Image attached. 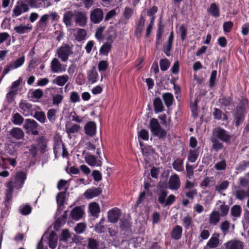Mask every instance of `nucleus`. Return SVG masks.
Instances as JSON below:
<instances>
[{"label":"nucleus","mask_w":249,"mask_h":249,"mask_svg":"<svg viewBox=\"0 0 249 249\" xmlns=\"http://www.w3.org/2000/svg\"><path fill=\"white\" fill-rule=\"evenodd\" d=\"M25 61V57L24 56L16 59V60L11 62L10 63L8 64L4 69L3 71V75L2 78L8 73L10 71L14 69H17L21 66Z\"/></svg>","instance_id":"7"},{"label":"nucleus","mask_w":249,"mask_h":249,"mask_svg":"<svg viewBox=\"0 0 249 249\" xmlns=\"http://www.w3.org/2000/svg\"><path fill=\"white\" fill-rule=\"evenodd\" d=\"M213 135L214 138L225 143H229L231 138L228 131L220 127H218L213 130Z\"/></svg>","instance_id":"4"},{"label":"nucleus","mask_w":249,"mask_h":249,"mask_svg":"<svg viewBox=\"0 0 249 249\" xmlns=\"http://www.w3.org/2000/svg\"><path fill=\"white\" fill-rule=\"evenodd\" d=\"M57 113V110L55 109H50L48 110V119L53 123L56 118V114Z\"/></svg>","instance_id":"59"},{"label":"nucleus","mask_w":249,"mask_h":249,"mask_svg":"<svg viewBox=\"0 0 249 249\" xmlns=\"http://www.w3.org/2000/svg\"><path fill=\"white\" fill-rule=\"evenodd\" d=\"M116 37V33L113 28H109L107 32L106 39L108 42L111 43Z\"/></svg>","instance_id":"44"},{"label":"nucleus","mask_w":249,"mask_h":249,"mask_svg":"<svg viewBox=\"0 0 249 249\" xmlns=\"http://www.w3.org/2000/svg\"><path fill=\"white\" fill-rule=\"evenodd\" d=\"M68 188H66L64 191L59 192L56 196V200L57 203L56 214H59L65 208L64 205L67 204L66 194L68 191Z\"/></svg>","instance_id":"5"},{"label":"nucleus","mask_w":249,"mask_h":249,"mask_svg":"<svg viewBox=\"0 0 249 249\" xmlns=\"http://www.w3.org/2000/svg\"><path fill=\"white\" fill-rule=\"evenodd\" d=\"M26 178V175L23 172L18 173L16 175L11 178L10 180L5 183L7 188L6 190V200L9 202L12 198V194L14 188L20 189Z\"/></svg>","instance_id":"1"},{"label":"nucleus","mask_w":249,"mask_h":249,"mask_svg":"<svg viewBox=\"0 0 249 249\" xmlns=\"http://www.w3.org/2000/svg\"><path fill=\"white\" fill-rule=\"evenodd\" d=\"M19 107L25 116H28L31 113L32 105L29 103L21 101L19 105Z\"/></svg>","instance_id":"25"},{"label":"nucleus","mask_w":249,"mask_h":249,"mask_svg":"<svg viewBox=\"0 0 249 249\" xmlns=\"http://www.w3.org/2000/svg\"><path fill=\"white\" fill-rule=\"evenodd\" d=\"M233 26L232 21H226L224 22L223 25V31L225 33H230Z\"/></svg>","instance_id":"64"},{"label":"nucleus","mask_w":249,"mask_h":249,"mask_svg":"<svg viewBox=\"0 0 249 249\" xmlns=\"http://www.w3.org/2000/svg\"><path fill=\"white\" fill-rule=\"evenodd\" d=\"M219 101L222 106L229 107L233 104V98L231 96H223L219 99Z\"/></svg>","instance_id":"47"},{"label":"nucleus","mask_w":249,"mask_h":249,"mask_svg":"<svg viewBox=\"0 0 249 249\" xmlns=\"http://www.w3.org/2000/svg\"><path fill=\"white\" fill-rule=\"evenodd\" d=\"M229 185V182L228 180H224L219 185L216 186L215 190L219 193H221L223 191L226 190L228 188Z\"/></svg>","instance_id":"56"},{"label":"nucleus","mask_w":249,"mask_h":249,"mask_svg":"<svg viewBox=\"0 0 249 249\" xmlns=\"http://www.w3.org/2000/svg\"><path fill=\"white\" fill-rule=\"evenodd\" d=\"M219 233H214L207 242V245L212 249L217 248L219 244Z\"/></svg>","instance_id":"26"},{"label":"nucleus","mask_w":249,"mask_h":249,"mask_svg":"<svg viewBox=\"0 0 249 249\" xmlns=\"http://www.w3.org/2000/svg\"><path fill=\"white\" fill-rule=\"evenodd\" d=\"M208 12L215 18L220 16V9L215 3H213L207 9Z\"/></svg>","instance_id":"32"},{"label":"nucleus","mask_w":249,"mask_h":249,"mask_svg":"<svg viewBox=\"0 0 249 249\" xmlns=\"http://www.w3.org/2000/svg\"><path fill=\"white\" fill-rule=\"evenodd\" d=\"M90 18L91 21L95 23H100L103 18V12L102 10L99 8H96L90 13Z\"/></svg>","instance_id":"11"},{"label":"nucleus","mask_w":249,"mask_h":249,"mask_svg":"<svg viewBox=\"0 0 249 249\" xmlns=\"http://www.w3.org/2000/svg\"><path fill=\"white\" fill-rule=\"evenodd\" d=\"M154 111L156 113L161 112L164 110V106L160 97L155 98L153 102Z\"/></svg>","instance_id":"31"},{"label":"nucleus","mask_w":249,"mask_h":249,"mask_svg":"<svg viewBox=\"0 0 249 249\" xmlns=\"http://www.w3.org/2000/svg\"><path fill=\"white\" fill-rule=\"evenodd\" d=\"M9 135L16 140H20L23 138L24 133L23 130L18 127H14L9 131Z\"/></svg>","instance_id":"27"},{"label":"nucleus","mask_w":249,"mask_h":249,"mask_svg":"<svg viewBox=\"0 0 249 249\" xmlns=\"http://www.w3.org/2000/svg\"><path fill=\"white\" fill-rule=\"evenodd\" d=\"M249 108V100L245 97H242L239 99V102L235 108V111L240 113H246L247 110Z\"/></svg>","instance_id":"12"},{"label":"nucleus","mask_w":249,"mask_h":249,"mask_svg":"<svg viewBox=\"0 0 249 249\" xmlns=\"http://www.w3.org/2000/svg\"><path fill=\"white\" fill-rule=\"evenodd\" d=\"M220 215L219 212L217 211H213L210 214L209 222L210 225L215 226L220 220Z\"/></svg>","instance_id":"28"},{"label":"nucleus","mask_w":249,"mask_h":249,"mask_svg":"<svg viewBox=\"0 0 249 249\" xmlns=\"http://www.w3.org/2000/svg\"><path fill=\"white\" fill-rule=\"evenodd\" d=\"M85 133L90 137L94 136L96 134V124L94 122H88L84 127Z\"/></svg>","instance_id":"19"},{"label":"nucleus","mask_w":249,"mask_h":249,"mask_svg":"<svg viewBox=\"0 0 249 249\" xmlns=\"http://www.w3.org/2000/svg\"><path fill=\"white\" fill-rule=\"evenodd\" d=\"M50 68L52 71L53 73L62 72L66 70L63 65L56 58H53L52 61Z\"/></svg>","instance_id":"15"},{"label":"nucleus","mask_w":249,"mask_h":249,"mask_svg":"<svg viewBox=\"0 0 249 249\" xmlns=\"http://www.w3.org/2000/svg\"><path fill=\"white\" fill-rule=\"evenodd\" d=\"M224 245L226 249H243V243L238 240H231Z\"/></svg>","instance_id":"24"},{"label":"nucleus","mask_w":249,"mask_h":249,"mask_svg":"<svg viewBox=\"0 0 249 249\" xmlns=\"http://www.w3.org/2000/svg\"><path fill=\"white\" fill-rule=\"evenodd\" d=\"M131 226L130 222L126 219H121L120 223V227L122 230L127 231L129 230Z\"/></svg>","instance_id":"61"},{"label":"nucleus","mask_w":249,"mask_h":249,"mask_svg":"<svg viewBox=\"0 0 249 249\" xmlns=\"http://www.w3.org/2000/svg\"><path fill=\"white\" fill-rule=\"evenodd\" d=\"M63 143L62 139L60 137H55L53 138V153L55 158L57 159L60 156V153L61 148H62Z\"/></svg>","instance_id":"13"},{"label":"nucleus","mask_w":249,"mask_h":249,"mask_svg":"<svg viewBox=\"0 0 249 249\" xmlns=\"http://www.w3.org/2000/svg\"><path fill=\"white\" fill-rule=\"evenodd\" d=\"M145 19L142 16H141L139 20L136 22L134 34L137 38H140L144 26Z\"/></svg>","instance_id":"14"},{"label":"nucleus","mask_w":249,"mask_h":249,"mask_svg":"<svg viewBox=\"0 0 249 249\" xmlns=\"http://www.w3.org/2000/svg\"><path fill=\"white\" fill-rule=\"evenodd\" d=\"M168 191L165 189H159L158 192V201L165 207L172 205L176 201V197L171 194L167 197Z\"/></svg>","instance_id":"3"},{"label":"nucleus","mask_w":249,"mask_h":249,"mask_svg":"<svg viewBox=\"0 0 249 249\" xmlns=\"http://www.w3.org/2000/svg\"><path fill=\"white\" fill-rule=\"evenodd\" d=\"M23 127L26 130V133H31L33 135H37L38 134V131L36 130L37 124L34 120L26 119Z\"/></svg>","instance_id":"8"},{"label":"nucleus","mask_w":249,"mask_h":249,"mask_svg":"<svg viewBox=\"0 0 249 249\" xmlns=\"http://www.w3.org/2000/svg\"><path fill=\"white\" fill-rule=\"evenodd\" d=\"M24 121L23 117L18 113H16L12 116V122L16 125L21 124Z\"/></svg>","instance_id":"48"},{"label":"nucleus","mask_w":249,"mask_h":249,"mask_svg":"<svg viewBox=\"0 0 249 249\" xmlns=\"http://www.w3.org/2000/svg\"><path fill=\"white\" fill-rule=\"evenodd\" d=\"M160 66L162 71H166L170 66V61L167 58L161 59L160 61Z\"/></svg>","instance_id":"53"},{"label":"nucleus","mask_w":249,"mask_h":249,"mask_svg":"<svg viewBox=\"0 0 249 249\" xmlns=\"http://www.w3.org/2000/svg\"><path fill=\"white\" fill-rule=\"evenodd\" d=\"M87 36V33L85 29H79L75 36V39L77 41L80 42L84 40Z\"/></svg>","instance_id":"54"},{"label":"nucleus","mask_w":249,"mask_h":249,"mask_svg":"<svg viewBox=\"0 0 249 249\" xmlns=\"http://www.w3.org/2000/svg\"><path fill=\"white\" fill-rule=\"evenodd\" d=\"M183 160L178 158L172 163L173 168L177 171H182L183 170Z\"/></svg>","instance_id":"46"},{"label":"nucleus","mask_w":249,"mask_h":249,"mask_svg":"<svg viewBox=\"0 0 249 249\" xmlns=\"http://www.w3.org/2000/svg\"><path fill=\"white\" fill-rule=\"evenodd\" d=\"M89 210L90 215L97 218L99 216V213H100V208L99 205L95 202H92L89 204Z\"/></svg>","instance_id":"21"},{"label":"nucleus","mask_w":249,"mask_h":249,"mask_svg":"<svg viewBox=\"0 0 249 249\" xmlns=\"http://www.w3.org/2000/svg\"><path fill=\"white\" fill-rule=\"evenodd\" d=\"M84 214V211L81 206L75 207L70 213L72 219L78 221L81 219Z\"/></svg>","instance_id":"17"},{"label":"nucleus","mask_w":249,"mask_h":249,"mask_svg":"<svg viewBox=\"0 0 249 249\" xmlns=\"http://www.w3.org/2000/svg\"><path fill=\"white\" fill-rule=\"evenodd\" d=\"M32 29V27L29 24L23 25L21 24L19 26L14 27V30L19 34H23L25 33L30 32Z\"/></svg>","instance_id":"35"},{"label":"nucleus","mask_w":249,"mask_h":249,"mask_svg":"<svg viewBox=\"0 0 249 249\" xmlns=\"http://www.w3.org/2000/svg\"><path fill=\"white\" fill-rule=\"evenodd\" d=\"M218 202L222 203L218 209L220 215L221 217H225L228 214L230 207L228 205L225 204L224 201L219 200Z\"/></svg>","instance_id":"38"},{"label":"nucleus","mask_w":249,"mask_h":249,"mask_svg":"<svg viewBox=\"0 0 249 249\" xmlns=\"http://www.w3.org/2000/svg\"><path fill=\"white\" fill-rule=\"evenodd\" d=\"M155 149L151 145L145 144L144 147L142 148V154L146 157L149 156L151 154L155 153Z\"/></svg>","instance_id":"55"},{"label":"nucleus","mask_w":249,"mask_h":249,"mask_svg":"<svg viewBox=\"0 0 249 249\" xmlns=\"http://www.w3.org/2000/svg\"><path fill=\"white\" fill-rule=\"evenodd\" d=\"M169 188L171 190H177L180 186V180L177 174L172 175L168 182Z\"/></svg>","instance_id":"16"},{"label":"nucleus","mask_w":249,"mask_h":249,"mask_svg":"<svg viewBox=\"0 0 249 249\" xmlns=\"http://www.w3.org/2000/svg\"><path fill=\"white\" fill-rule=\"evenodd\" d=\"M233 194L236 198L239 200H243L246 197L249 196V195H248L246 191L241 189H236L233 192Z\"/></svg>","instance_id":"42"},{"label":"nucleus","mask_w":249,"mask_h":249,"mask_svg":"<svg viewBox=\"0 0 249 249\" xmlns=\"http://www.w3.org/2000/svg\"><path fill=\"white\" fill-rule=\"evenodd\" d=\"M69 76L67 74L57 76L53 82L59 86H64L68 81Z\"/></svg>","instance_id":"36"},{"label":"nucleus","mask_w":249,"mask_h":249,"mask_svg":"<svg viewBox=\"0 0 249 249\" xmlns=\"http://www.w3.org/2000/svg\"><path fill=\"white\" fill-rule=\"evenodd\" d=\"M71 234L68 229H63L60 235L59 240L60 242L67 243L68 239L71 238Z\"/></svg>","instance_id":"43"},{"label":"nucleus","mask_w":249,"mask_h":249,"mask_svg":"<svg viewBox=\"0 0 249 249\" xmlns=\"http://www.w3.org/2000/svg\"><path fill=\"white\" fill-rule=\"evenodd\" d=\"M108 221L112 223H116L118 222L121 216V211L118 208H113L110 210L107 213Z\"/></svg>","instance_id":"10"},{"label":"nucleus","mask_w":249,"mask_h":249,"mask_svg":"<svg viewBox=\"0 0 249 249\" xmlns=\"http://www.w3.org/2000/svg\"><path fill=\"white\" fill-rule=\"evenodd\" d=\"M149 128L154 136L157 137L160 139H164L166 138L167 132L161 126L157 119L152 118L150 120Z\"/></svg>","instance_id":"2"},{"label":"nucleus","mask_w":249,"mask_h":249,"mask_svg":"<svg viewBox=\"0 0 249 249\" xmlns=\"http://www.w3.org/2000/svg\"><path fill=\"white\" fill-rule=\"evenodd\" d=\"M112 45L109 42L105 43L100 49V54L104 55L107 56L110 52Z\"/></svg>","instance_id":"41"},{"label":"nucleus","mask_w":249,"mask_h":249,"mask_svg":"<svg viewBox=\"0 0 249 249\" xmlns=\"http://www.w3.org/2000/svg\"><path fill=\"white\" fill-rule=\"evenodd\" d=\"M149 136L148 131L145 129H142L138 134V139L143 141H148Z\"/></svg>","instance_id":"51"},{"label":"nucleus","mask_w":249,"mask_h":249,"mask_svg":"<svg viewBox=\"0 0 249 249\" xmlns=\"http://www.w3.org/2000/svg\"><path fill=\"white\" fill-rule=\"evenodd\" d=\"M87 75L88 81L90 84H93L98 81V73L95 67H93L88 71Z\"/></svg>","instance_id":"23"},{"label":"nucleus","mask_w":249,"mask_h":249,"mask_svg":"<svg viewBox=\"0 0 249 249\" xmlns=\"http://www.w3.org/2000/svg\"><path fill=\"white\" fill-rule=\"evenodd\" d=\"M48 245L52 249H55L57 245L58 236L54 231H52L48 238Z\"/></svg>","instance_id":"29"},{"label":"nucleus","mask_w":249,"mask_h":249,"mask_svg":"<svg viewBox=\"0 0 249 249\" xmlns=\"http://www.w3.org/2000/svg\"><path fill=\"white\" fill-rule=\"evenodd\" d=\"M227 167L226 161L225 160H223L219 162H217L214 165V168L218 171L224 170Z\"/></svg>","instance_id":"62"},{"label":"nucleus","mask_w":249,"mask_h":249,"mask_svg":"<svg viewBox=\"0 0 249 249\" xmlns=\"http://www.w3.org/2000/svg\"><path fill=\"white\" fill-rule=\"evenodd\" d=\"M211 141L212 143V148L215 152H217L224 148V146L223 143L216 138L212 137Z\"/></svg>","instance_id":"34"},{"label":"nucleus","mask_w":249,"mask_h":249,"mask_svg":"<svg viewBox=\"0 0 249 249\" xmlns=\"http://www.w3.org/2000/svg\"><path fill=\"white\" fill-rule=\"evenodd\" d=\"M63 99V96L59 94H56L53 96L52 101L53 105L54 106L58 107L59 105L61 104Z\"/></svg>","instance_id":"57"},{"label":"nucleus","mask_w":249,"mask_h":249,"mask_svg":"<svg viewBox=\"0 0 249 249\" xmlns=\"http://www.w3.org/2000/svg\"><path fill=\"white\" fill-rule=\"evenodd\" d=\"M80 129V126L79 124H74L70 127L66 129V132L70 137L71 134H74L78 132Z\"/></svg>","instance_id":"52"},{"label":"nucleus","mask_w":249,"mask_h":249,"mask_svg":"<svg viewBox=\"0 0 249 249\" xmlns=\"http://www.w3.org/2000/svg\"><path fill=\"white\" fill-rule=\"evenodd\" d=\"M242 213V209L240 205H235L233 206L231 210V215L234 217H239Z\"/></svg>","instance_id":"45"},{"label":"nucleus","mask_w":249,"mask_h":249,"mask_svg":"<svg viewBox=\"0 0 249 249\" xmlns=\"http://www.w3.org/2000/svg\"><path fill=\"white\" fill-rule=\"evenodd\" d=\"M29 6L23 0H18L14 8L13 9L12 17L13 18L18 17L22 13H25L29 11Z\"/></svg>","instance_id":"6"},{"label":"nucleus","mask_w":249,"mask_h":249,"mask_svg":"<svg viewBox=\"0 0 249 249\" xmlns=\"http://www.w3.org/2000/svg\"><path fill=\"white\" fill-rule=\"evenodd\" d=\"M245 114L238 112H235L234 115V123L236 127H238L242 124L245 119Z\"/></svg>","instance_id":"40"},{"label":"nucleus","mask_w":249,"mask_h":249,"mask_svg":"<svg viewBox=\"0 0 249 249\" xmlns=\"http://www.w3.org/2000/svg\"><path fill=\"white\" fill-rule=\"evenodd\" d=\"M87 241V248L88 249H102L99 247V242L96 239L92 237H89Z\"/></svg>","instance_id":"37"},{"label":"nucleus","mask_w":249,"mask_h":249,"mask_svg":"<svg viewBox=\"0 0 249 249\" xmlns=\"http://www.w3.org/2000/svg\"><path fill=\"white\" fill-rule=\"evenodd\" d=\"M199 156V152L196 149H190L188 153L187 159L190 162H195Z\"/></svg>","instance_id":"39"},{"label":"nucleus","mask_w":249,"mask_h":249,"mask_svg":"<svg viewBox=\"0 0 249 249\" xmlns=\"http://www.w3.org/2000/svg\"><path fill=\"white\" fill-rule=\"evenodd\" d=\"M86 225L84 223H79L74 228V231L77 234H81L86 230Z\"/></svg>","instance_id":"60"},{"label":"nucleus","mask_w":249,"mask_h":249,"mask_svg":"<svg viewBox=\"0 0 249 249\" xmlns=\"http://www.w3.org/2000/svg\"><path fill=\"white\" fill-rule=\"evenodd\" d=\"M230 228V223L228 220H225L224 222H222L221 224L220 229L222 231V233L226 235L229 231V229Z\"/></svg>","instance_id":"58"},{"label":"nucleus","mask_w":249,"mask_h":249,"mask_svg":"<svg viewBox=\"0 0 249 249\" xmlns=\"http://www.w3.org/2000/svg\"><path fill=\"white\" fill-rule=\"evenodd\" d=\"M73 14L71 11H69L65 13L63 16V21L67 26L71 25V19Z\"/></svg>","instance_id":"50"},{"label":"nucleus","mask_w":249,"mask_h":249,"mask_svg":"<svg viewBox=\"0 0 249 249\" xmlns=\"http://www.w3.org/2000/svg\"><path fill=\"white\" fill-rule=\"evenodd\" d=\"M75 21L80 26L84 27L87 24V18L85 13L78 12L75 15Z\"/></svg>","instance_id":"22"},{"label":"nucleus","mask_w":249,"mask_h":249,"mask_svg":"<svg viewBox=\"0 0 249 249\" xmlns=\"http://www.w3.org/2000/svg\"><path fill=\"white\" fill-rule=\"evenodd\" d=\"M58 56L63 62H66L70 55L72 53L71 48L69 45L61 47L58 51Z\"/></svg>","instance_id":"9"},{"label":"nucleus","mask_w":249,"mask_h":249,"mask_svg":"<svg viewBox=\"0 0 249 249\" xmlns=\"http://www.w3.org/2000/svg\"><path fill=\"white\" fill-rule=\"evenodd\" d=\"M102 193V189L100 187L92 188L86 190L84 193V196L88 199H91L98 196Z\"/></svg>","instance_id":"18"},{"label":"nucleus","mask_w":249,"mask_h":249,"mask_svg":"<svg viewBox=\"0 0 249 249\" xmlns=\"http://www.w3.org/2000/svg\"><path fill=\"white\" fill-rule=\"evenodd\" d=\"M162 97L166 106L167 107H170L172 105L174 100L173 94L170 92L165 93L162 94Z\"/></svg>","instance_id":"33"},{"label":"nucleus","mask_w":249,"mask_h":249,"mask_svg":"<svg viewBox=\"0 0 249 249\" xmlns=\"http://www.w3.org/2000/svg\"><path fill=\"white\" fill-rule=\"evenodd\" d=\"M182 231L181 226L176 225L174 227L171 233V237L176 240L180 239L182 236Z\"/></svg>","instance_id":"30"},{"label":"nucleus","mask_w":249,"mask_h":249,"mask_svg":"<svg viewBox=\"0 0 249 249\" xmlns=\"http://www.w3.org/2000/svg\"><path fill=\"white\" fill-rule=\"evenodd\" d=\"M217 73L216 70H213L211 72L209 79V86L211 88H213L215 86Z\"/></svg>","instance_id":"63"},{"label":"nucleus","mask_w":249,"mask_h":249,"mask_svg":"<svg viewBox=\"0 0 249 249\" xmlns=\"http://www.w3.org/2000/svg\"><path fill=\"white\" fill-rule=\"evenodd\" d=\"M174 38V34L173 31H172L170 34L167 40V44L163 46V52L167 56H170V52L172 48Z\"/></svg>","instance_id":"20"},{"label":"nucleus","mask_w":249,"mask_h":249,"mask_svg":"<svg viewBox=\"0 0 249 249\" xmlns=\"http://www.w3.org/2000/svg\"><path fill=\"white\" fill-rule=\"evenodd\" d=\"M85 159L86 162L91 166H94L97 164V159L92 155L86 156Z\"/></svg>","instance_id":"49"}]
</instances>
